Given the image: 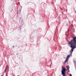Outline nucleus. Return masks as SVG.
Wrapping results in <instances>:
<instances>
[{
    "instance_id": "obj_1",
    "label": "nucleus",
    "mask_w": 76,
    "mask_h": 76,
    "mask_svg": "<svg viewBox=\"0 0 76 76\" xmlns=\"http://www.w3.org/2000/svg\"><path fill=\"white\" fill-rule=\"evenodd\" d=\"M72 39H71L70 41H68V45L71 48V51H70L71 53L69 55H68L66 57H70V56L72 57L73 51L74 49L76 48V37H73Z\"/></svg>"
},
{
    "instance_id": "obj_2",
    "label": "nucleus",
    "mask_w": 76,
    "mask_h": 76,
    "mask_svg": "<svg viewBox=\"0 0 76 76\" xmlns=\"http://www.w3.org/2000/svg\"><path fill=\"white\" fill-rule=\"evenodd\" d=\"M66 70V69L65 68V67H63L61 72V75H63V76H65V71Z\"/></svg>"
},
{
    "instance_id": "obj_3",
    "label": "nucleus",
    "mask_w": 76,
    "mask_h": 76,
    "mask_svg": "<svg viewBox=\"0 0 76 76\" xmlns=\"http://www.w3.org/2000/svg\"><path fill=\"white\" fill-rule=\"evenodd\" d=\"M69 60V57H66V60L64 62V63H65L66 62V61H67Z\"/></svg>"
},
{
    "instance_id": "obj_4",
    "label": "nucleus",
    "mask_w": 76,
    "mask_h": 76,
    "mask_svg": "<svg viewBox=\"0 0 76 76\" xmlns=\"http://www.w3.org/2000/svg\"><path fill=\"white\" fill-rule=\"evenodd\" d=\"M7 66L6 67L5 69V72L6 73V70H7Z\"/></svg>"
},
{
    "instance_id": "obj_5",
    "label": "nucleus",
    "mask_w": 76,
    "mask_h": 76,
    "mask_svg": "<svg viewBox=\"0 0 76 76\" xmlns=\"http://www.w3.org/2000/svg\"><path fill=\"white\" fill-rule=\"evenodd\" d=\"M66 68H67V70H69V69H70V67H69V66H67Z\"/></svg>"
},
{
    "instance_id": "obj_6",
    "label": "nucleus",
    "mask_w": 76,
    "mask_h": 76,
    "mask_svg": "<svg viewBox=\"0 0 76 76\" xmlns=\"http://www.w3.org/2000/svg\"><path fill=\"white\" fill-rule=\"evenodd\" d=\"M69 76H72V74H69Z\"/></svg>"
},
{
    "instance_id": "obj_7",
    "label": "nucleus",
    "mask_w": 76,
    "mask_h": 76,
    "mask_svg": "<svg viewBox=\"0 0 76 76\" xmlns=\"http://www.w3.org/2000/svg\"><path fill=\"white\" fill-rule=\"evenodd\" d=\"M68 71L69 72H70V71L69 69L68 70Z\"/></svg>"
},
{
    "instance_id": "obj_8",
    "label": "nucleus",
    "mask_w": 76,
    "mask_h": 76,
    "mask_svg": "<svg viewBox=\"0 0 76 76\" xmlns=\"http://www.w3.org/2000/svg\"><path fill=\"white\" fill-rule=\"evenodd\" d=\"M50 66H51V65H50Z\"/></svg>"
},
{
    "instance_id": "obj_9",
    "label": "nucleus",
    "mask_w": 76,
    "mask_h": 76,
    "mask_svg": "<svg viewBox=\"0 0 76 76\" xmlns=\"http://www.w3.org/2000/svg\"><path fill=\"white\" fill-rule=\"evenodd\" d=\"M13 47H14V46H13Z\"/></svg>"
},
{
    "instance_id": "obj_10",
    "label": "nucleus",
    "mask_w": 76,
    "mask_h": 76,
    "mask_svg": "<svg viewBox=\"0 0 76 76\" xmlns=\"http://www.w3.org/2000/svg\"><path fill=\"white\" fill-rule=\"evenodd\" d=\"M63 13V12H62V13Z\"/></svg>"
}]
</instances>
